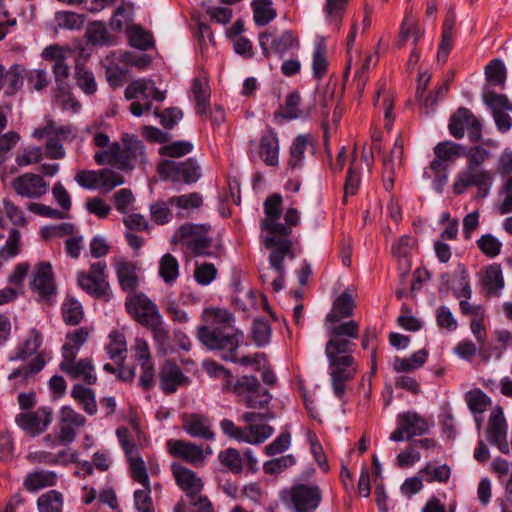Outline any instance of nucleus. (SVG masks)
Masks as SVG:
<instances>
[{"label": "nucleus", "mask_w": 512, "mask_h": 512, "mask_svg": "<svg viewBox=\"0 0 512 512\" xmlns=\"http://www.w3.org/2000/svg\"><path fill=\"white\" fill-rule=\"evenodd\" d=\"M355 303L352 295L344 291L333 302L325 322L329 340L325 346V355L329 363V375L333 393L343 400L347 383L358 372V363L353 356L356 349L354 340L359 338V324L354 321L340 322L342 318L353 315Z\"/></svg>", "instance_id": "nucleus-1"}, {"label": "nucleus", "mask_w": 512, "mask_h": 512, "mask_svg": "<svg viewBox=\"0 0 512 512\" xmlns=\"http://www.w3.org/2000/svg\"><path fill=\"white\" fill-rule=\"evenodd\" d=\"M284 221L282 226L287 229L285 232H270L263 239L265 248L271 250L268 260L270 269L275 273L271 285L276 292L284 288L286 275L284 260L286 258L293 260L296 257L290 235L292 228L299 224V211L295 208H288L284 214Z\"/></svg>", "instance_id": "nucleus-2"}, {"label": "nucleus", "mask_w": 512, "mask_h": 512, "mask_svg": "<svg viewBox=\"0 0 512 512\" xmlns=\"http://www.w3.org/2000/svg\"><path fill=\"white\" fill-rule=\"evenodd\" d=\"M44 337L41 331L36 328L28 330L27 335L15 348L14 354L8 357V361H26L34 356L29 363L14 369L8 376V380L13 381V388L20 389L27 386L29 380L43 370L47 361L48 354L45 350H40L43 345Z\"/></svg>", "instance_id": "nucleus-3"}, {"label": "nucleus", "mask_w": 512, "mask_h": 512, "mask_svg": "<svg viewBox=\"0 0 512 512\" xmlns=\"http://www.w3.org/2000/svg\"><path fill=\"white\" fill-rule=\"evenodd\" d=\"M198 340L210 350L226 352L224 359L236 362V349L243 340V333L234 326L212 327L199 326L197 328Z\"/></svg>", "instance_id": "nucleus-4"}, {"label": "nucleus", "mask_w": 512, "mask_h": 512, "mask_svg": "<svg viewBox=\"0 0 512 512\" xmlns=\"http://www.w3.org/2000/svg\"><path fill=\"white\" fill-rule=\"evenodd\" d=\"M173 240L185 246L196 257L219 258L224 253L222 245L213 246V240L207 235L204 225L185 223L176 230Z\"/></svg>", "instance_id": "nucleus-5"}, {"label": "nucleus", "mask_w": 512, "mask_h": 512, "mask_svg": "<svg viewBox=\"0 0 512 512\" xmlns=\"http://www.w3.org/2000/svg\"><path fill=\"white\" fill-rule=\"evenodd\" d=\"M280 499L295 512H315L322 501V491L316 484L295 483L281 491Z\"/></svg>", "instance_id": "nucleus-6"}, {"label": "nucleus", "mask_w": 512, "mask_h": 512, "mask_svg": "<svg viewBox=\"0 0 512 512\" xmlns=\"http://www.w3.org/2000/svg\"><path fill=\"white\" fill-rule=\"evenodd\" d=\"M224 392H232L241 397L245 406L250 409H264L272 399L270 392L252 375H243L236 380L232 377L231 387L226 388Z\"/></svg>", "instance_id": "nucleus-7"}, {"label": "nucleus", "mask_w": 512, "mask_h": 512, "mask_svg": "<svg viewBox=\"0 0 512 512\" xmlns=\"http://www.w3.org/2000/svg\"><path fill=\"white\" fill-rule=\"evenodd\" d=\"M157 172L162 180L193 184L201 177V167L193 157L185 161L161 160Z\"/></svg>", "instance_id": "nucleus-8"}, {"label": "nucleus", "mask_w": 512, "mask_h": 512, "mask_svg": "<svg viewBox=\"0 0 512 512\" xmlns=\"http://www.w3.org/2000/svg\"><path fill=\"white\" fill-rule=\"evenodd\" d=\"M448 129L456 139H462L467 132L468 139L477 143L482 138V124L479 119L466 107H460L450 117Z\"/></svg>", "instance_id": "nucleus-9"}, {"label": "nucleus", "mask_w": 512, "mask_h": 512, "mask_svg": "<svg viewBox=\"0 0 512 512\" xmlns=\"http://www.w3.org/2000/svg\"><path fill=\"white\" fill-rule=\"evenodd\" d=\"M106 269L107 265L105 262L91 264L88 273H78V285L94 298L108 300L110 297V286L107 281Z\"/></svg>", "instance_id": "nucleus-10"}, {"label": "nucleus", "mask_w": 512, "mask_h": 512, "mask_svg": "<svg viewBox=\"0 0 512 512\" xmlns=\"http://www.w3.org/2000/svg\"><path fill=\"white\" fill-rule=\"evenodd\" d=\"M125 307L128 314L144 327L153 325L154 322L162 318L157 305L144 293L128 294Z\"/></svg>", "instance_id": "nucleus-11"}, {"label": "nucleus", "mask_w": 512, "mask_h": 512, "mask_svg": "<svg viewBox=\"0 0 512 512\" xmlns=\"http://www.w3.org/2000/svg\"><path fill=\"white\" fill-rule=\"evenodd\" d=\"M259 45L262 55L269 59L272 52L283 58L290 51L299 48L298 36L291 30H286L282 34L274 38L271 32L264 31L259 35Z\"/></svg>", "instance_id": "nucleus-12"}, {"label": "nucleus", "mask_w": 512, "mask_h": 512, "mask_svg": "<svg viewBox=\"0 0 512 512\" xmlns=\"http://www.w3.org/2000/svg\"><path fill=\"white\" fill-rule=\"evenodd\" d=\"M429 424L416 412H405L398 415V427L391 433L390 439L395 442L411 440L414 436L427 433Z\"/></svg>", "instance_id": "nucleus-13"}, {"label": "nucleus", "mask_w": 512, "mask_h": 512, "mask_svg": "<svg viewBox=\"0 0 512 512\" xmlns=\"http://www.w3.org/2000/svg\"><path fill=\"white\" fill-rule=\"evenodd\" d=\"M492 185V173L480 168H465L458 174L453 189L456 194H462L468 187L476 186L482 197L488 194Z\"/></svg>", "instance_id": "nucleus-14"}, {"label": "nucleus", "mask_w": 512, "mask_h": 512, "mask_svg": "<svg viewBox=\"0 0 512 512\" xmlns=\"http://www.w3.org/2000/svg\"><path fill=\"white\" fill-rule=\"evenodd\" d=\"M182 429L190 437L205 441H213L215 432L212 419L203 413H183L181 415Z\"/></svg>", "instance_id": "nucleus-15"}, {"label": "nucleus", "mask_w": 512, "mask_h": 512, "mask_svg": "<svg viewBox=\"0 0 512 512\" xmlns=\"http://www.w3.org/2000/svg\"><path fill=\"white\" fill-rule=\"evenodd\" d=\"M31 288L38 294L39 301L51 302L56 295L57 288L54 282L52 266L49 262H41L33 275Z\"/></svg>", "instance_id": "nucleus-16"}, {"label": "nucleus", "mask_w": 512, "mask_h": 512, "mask_svg": "<svg viewBox=\"0 0 512 512\" xmlns=\"http://www.w3.org/2000/svg\"><path fill=\"white\" fill-rule=\"evenodd\" d=\"M12 187L18 195L29 199H39L49 190V184L42 176L34 173H25L16 177Z\"/></svg>", "instance_id": "nucleus-17"}, {"label": "nucleus", "mask_w": 512, "mask_h": 512, "mask_svg": "<svg viewBox=\"0 0 512 512\" xmlns=\"http://www.w3.org/2000/svg\"><path fill=\"white\" fill-rule=\"evenodd\" d=\"M160 389L170 395L177 391L181 386L189 383V379L184 375L178 364L172 360H166L159 371Z\"/></svg>", "instance_id": "nucleus-18"}, {"label": "nucleus", "mask_w": 512, "mask_h": 512, "mask_svg": "<svg viewBox=\"0 0 512 512\" xmlns=\"http://www.w3.org/2000/svg\"><path fill=\"white\" fill-rule=\"evenodd\" d=\"M486 438L491 445L503 453H509L507 441V423L501 410L493 411L487 425Z\"/></svg>", "instance_id": "nucleus-19"}, {"label": "nucleus", "mask_w": 512, "mask_h": 512, "mask_svg": "<svg viewBox=\"0 0 512 512\" xmlns=\"http://www.w3.org/2000/svg\"><path fill=\"white\" fill-rule=\"evenodd\" d=\"M282 196L280 194H272L264 201L265 218L260 221V227L267 232H285L287 229L279 222L282 213Z\"/></svg>", "instance_id": "nucleus-20"}, {"label": "nucleus", "mask_w": 512, "mask_h": 512, "mask_svg": "<svg viewBox=\"0 0 512 512\" xmlns=\"http://www.w3.org/2000/svg\"><path fill=\"white\" fill-rule=\"evenodd\" d=\"M167 450L170 455L198 467L203 465L202 445L190 441L170 439L167 441Z\"/></svg>", "instance_id": "nucleus-21"}, {"label": "nucleus", "mask_w": 512, "mask_h": 512, "mask_svg": "<svg viewBox=\"0 0 512 512\" xmlns=\"http://www.w3.org/2000/svg\"><path fill=\"white\" fill-rule=\"evenodd\" d=\"M62 372L66 373L73 379H81L87 385H94L97 376L94 372V365L91 358H83L80 360L62 359L59 365Z\"/></svg>", "instance_id": "nucleus-22"}, {"label": "nucleus", "mask_w": 512, "mask_h": 512, "mask_svg": "<svg viewBox=\"0 0 512 512\" xmlns=\"http://www.w3.org/2000/svg\"><path fill=\"white\" fill-rule=\"evenodd\" d=\"M171 471L176 484L185 492L189 499L201 493L204 484L194 471L179 463H173Z\"/></svg>", "instance_id": "nucleus-23"}, {"label": "nucleus", "mask_w": 512, "mask_h": 512, "mask_svg": "<svg viewBox=\"0 0 512 512\" xmlns=\"http://www.w3.org/2000/svg\"><path fill=\"white\" fill-rule=\"evenodd\" d=\"M315 153V140L310 134H301L294 138L287 160L288 169L294 171L304 166L305 152Z\"/></svg>", "instance_id": "nucleus-24"}, {"label": "nucleus", "mask_w": 512, "mask_h": 512, "mask_svg": "<svg viewBox=\"0 0 512 512\" xmlns=\"http://www.w3.org/2000/svg\"><path fill=\"white\" fill-rule=\"evenodd\" d=\"M51 422V412L40 408L35 412L20 413L16 417L17 425L31 435L42 433Z\"/></svg>", "instance_id": "nucleus-25"}, {"label": "nucleus", "mask_w": 512, "mask_h": 512, "mask_svg": "<svg viewBox=\"0 0 512 512\" xmlns=\"http://www.w3.org/2000/svg\"><path fill=\"white\" fill-rule=\"evenodd\" d=\"M115 272L121 289L134 294L139 286L137 265L132 261L121 259L115 263Z\"/></svg>", "instance_id": "nucleus-26"}, {"label": "nucleus", "mask_w": 512, "mask_h": 512, "mask_svg": "<svg viewBox=\"0 0 512 512\" xmlns=\"http://www.w3.org/2000/svg\"><path fill=\"white\" fill-rule=\"evenodd\" d=\"M259 155L268 166L279 163V139L274 129L268 128L260 138Z\"/></svg>", "instance_id": "nucleus-27"}, {"label": "nucleus", "mask_w": 512, "mask_h": 512, "mask_svg": "<svg viewBox=\"0 0 512 512\" xmlns=\"http://www.w3.org/2000/svg\"><path fill=\"white\" fill-rule=\"evenodd\" d=\"M58 482V475L54 471L37 470L26 474L23 487L31 493L41 489L55 486Z\"/></svg>", "instance_id": "nucleus-28"}, {"label": "nucleus", "mask_w": 512, "mask_h": 512, "mask_svg": "<svg viewBox=\"0 0 512 512\" xmlns=\"http://www.w3.org/2000/svg\"><path fill=\"white\" fill-rule=\"evenodd\" d=\"M88 338L89 330L87 327H80L67 333L66 342L61 348L62 359L75 360L81 346L86 343Z\"/></svg>", "instance_id": "nucleus-29"}, {"label": "nucleus", "mask_w": 512, "mask_h": 512, "mask_svg": "<svg viewBox=\"0 0 512 512\" xmlns=\"http://www.w3.org/2000/svg\"><path fill=\"white\" fill-rule=\"evenodd\" d=\"M427 358L428 351L426 349H420L406 358H401L398 356L394 357L392 367L397 373L413 372L421 368L426 363Z\"/></svg>", "instance_id": "nucleus-30"}, {"label": "nucleus", "mask_w": 512, "mask_h": 512, "mask_svg": "<svg viewBox=\"0 0 512 512\" xmlns=\"http://www.w3.org/2000/svg\"><path fill=\"white\" fill-rule=\"evenodd\" d=\"M105 350L109 358L115 363H124L127 356V343L125 335L119 330H113L108 336V343Z\"/></svg>", "instance_id": "nucleus-31"}, {"label": "nucleus", "mask_w": 512, "mask_h": 512, "mask_svg": "<svg viewBox=\"0 0 512 512\" xmlns=\"http://www.w3.org/2000/svg\"><path fill=\"white\" fill-rule=\"evenodd\" d=\"M203 326L223 327L234 326V316L224 308L209 307L203 310L201 315Z\"/></svg>", "instance_id": "nucleus-32"}, {"label": "nucleus", "mask_w": 512, "mask_h": 512, "mask_svg": "<svg viewBox=\"0 0 512 512\" xmlns=\"http://www.w3.org/2000/svg\"><path fill=\"white\" fill-rule=\"evenodd\" d=\"M454 27L455 16L453 14H449L446 16L443 23L441 42L437 52L438 61H442L443 63L446 62L453 46Z\"/></svg>", "instance_id": "nucleus-33"}, {"label": "nucleus", "mask_w": 512, "mask_h": 512, "mask_svg": "<svg viewBox=\"0 0 512 512\" xmlns=\"http://www.w3.org/2000/svg\"><path fill=\"white\" fill-rule=\"evenodd\" d=\"M251 8L254 23L258 27L266 26L277 17V11L273 8L272 0H253Z\"/></svg>", "instance_id": "nucleus-34"}, {"label": "nucleus", "mask_w": 512, "mask_h": 512, "mask_svg": "<svg viewBox=\"0 0 512 512\" xmlns=\"http://www.w3.org/2000/svg\"><path fill=\"white\" fill-rule=\"evenodd\" d=\"M482 283L486 289L487 295L497 296L504 286L501 266L495 263L487 266L482 278Z\"/></svg>", "instance_id": "nucleus-35"}, {"label": "nucleus", "mask_w": 512, "mask_h": 512, "mask_svg": "<svg viewBox=\"0 0 512 512\" xmlns=\"http://www.w3.org/2000/svg\"><path fill=\"white\" fill-rule=\"evenodd\" d=\"M71 397L82 407L89 415L97 412V403L95 393L91 388H87L81 384H75L71 389Z\"/></svg>", "instance_id": "nucleus-36"}, {"label": "nucleus", "mask_w": 512, "mask_h": 512, "mask_svg": "<svg viewBox=\"0 0 512 512\" xmlns=\"http://www.w3.org/2000/svg\"><path fill=\"white\" fill-rule=\"evenodd\" d=\"M61 313L65 324L70 326L78 325L84 317L82 304L70 295L64 299L61 305Z\"/></svg>", "instance_id": "nucleus-37"}, {"label": "nucleus", "mask_w": 512, "mask_h": 512, "mask_svg": "<svg viewBox=\"0 0 512 512\" xmlns=\"http://www.w3.org/2000/svg\"><path fill=\"white\" fill-rule=\"evenodd\" d=\"M126 34L129 44L139 50L146 51L154 44L153 35L144 30L140 25L133 24L128 26Z\"/></svg>", "instance_id": "nucleus-38"}, {"label": "nucleus", "mask_w": 512, "mask_h": 512, "mask_svg": "<svg viewBox=\"0 0 512 512\" xmlns=\"http://www.w3.org/2000/svg\"><path fill=\"white\" fill-rule=\"evenodd\" d=\"M125 156L128 157V169L133 167L134 161H144L145 147L141 140L134 135L124 134L122 136Z\"/></svg>", "instance_id": "nucleus-39"}, {"label": "nucleus", "mask_w": 512, "mask_h": 512, "mask_svg": "<svg viewBox=\"0 0 512 512\" xmlns=\"http://www.w3.org/2000/svg\"><path fill=\"white\" fill-rule=\"evenodd\" d=\"M24 71L20 64H13L7 71L4 69L3 86L7 96L15 95L22 88Z\"/></svg>", "instance_id": "nucleus-40"}, {"label": "nucleus", "mask_w": 512, "mask_h": 512, "mask_svg": "<svg viewBox=\"0 0 512 512\" xmlns=\"http://www.w3.org/2000/svg\"><path fill=\"white\" fill-rule=\"evenodd\" d=\"M64 496L58 490H49L41 494L37 499L39 512H62Z\"/></svg>", "instance_id": "nucleus-41"}, {"label": "nucleus", "mask_w": 512, "mask_h": 512, "mask_svg": "<svg viewBox=\"0 0 512 512\" xmlns=\"http://www.w3.org/2000/svg\"><path fill=\"white\" fill-rule=\"evenodd\" d=\"M485 77L489 85L503 89L507 77L503 61L500 59L491 60L485 67Z\"/></svg>", "instance_id": "nucleus-42"}, {"label": "nucleus", "mask_w": 512, "mask_h": 512, "mask_svg": "<svg viewBox=\"0 0 512 512\" xmlns=\"http://www.w3.org/2000/svg\"><path fill=\"white\" fill-rule=\"evenodd\" d=\"M75 80L77 86L86 95H94L96 93L97 83L94 74L81 63H76L75 65Z\"/></svg>", "instance_id": "nucleus-43"}, {"label": "nucleus", "mask_w": 512, "mask_h": 512, "mask_svg": "<svg viewBox=\"0 0 512 512\" xmlns=\"http://www.w3.org/2000/svg\"><path fill=\"white\" fill-rule=\"evenodd\" d=\"M192 93L196 104V112L200 115L206 114L210 99V89L207 83L198 78H194L192 82Z\"/></svg>", "instance_id": "nucleus-44"}, {"label": "nucleus", "mask_w": 512, "mask_h": 512, "mask_svg": "<svg viewBox=\"0 0 512 512\" xmlns=\"http://www.w3.org/2000/svg\"><path fill=\"white\" fill-rule=\"evenodd\" d=\"M159 276L166 284L174 283L179 276V262L170 253L164 254L159 261Z\"/></svg>", "instance_id": "nucleus-45"}, {"label": "nucleus", "mask_w": 512, "mask_h": 512, "mask_svg": "<svg viewBox=\"0 0 512 512\" xmlns=\"http://www.w3.org/2000/svg\"><path fill=\"white\" fill-rule=\"evenodd\" d=\"M419 473L428 483H447L451 476V468L447 464L435 466L431 462H428Z\"/></svg>", "instance_id": "nucleus-46"}, {"label": "nucleus", "mask_w": 512, "mask_h": 512, "mask_svg": "<svg viewBox=\"0 0 512 512\" xmlns=\"http://www.w3.org/2000/svg\"><path fill=\"white\" fill-rule=\"evenodd\" d=\"M470 329L472 334L474 335L477 343L479 344V356L483 361H489L491 355L488 352L487 348H485V342L487 339L486 327L484 324L483 315L480 317H474L470 323Z\"/></svg>", "instance_id": "nucleus-47"}, {"label": "nucleus", "mask_w": 512, "mask_h": 512, "mask_svg": "<svg viewBox=\"0 0 512 512\" xmlns=\"http://www.w3.org/2000/svg\"><path fill=\"white\" fill-rule=\"evenodd\" d=\"M274 433V428L267 424H250L245 427L244 442L261 444Z\"/></svg>", "instance_id": "nucleus-48"}, {"label": "nucleus", "mask_w": 512, "mask_h": 512, "mask_svg": "<svg viewBox=\"0 0 512 512\" xmlns=\"http://www.w3.org/2000/svg\"><path fill=\"white\" fill-rule=\"evenodd\" d=\"M463 146L453 141H443L434 147V154L438 159L451 164L455 158L462 156Z\"/></svg>", "instance_id": "nucleus-49"}, {"label": "nucleus", "mask_w": 512, "mask_h": 512, "mask_svg": "<svg viewBox=\"0 0 512 512\" xmlns=\"http://www.w3.org/2000/svg\"><path fill=\"white\" fill-rule=\"evenodd\" d=\"M220 463L232 473L239 474L243 470V457L235 448H227L218 454Z\"/></svg>", "instance_id": "nucleus-50"}, {"label": "nucleus", "mask_w": 512, "mask_h": 512, "mask_svg": "<svg viewBox=\"0 0 512 512\" xmlns=\"http://www.w3.org/2000/svg\"><path fill=\"white\" fill-rule=\"evenodd\" d=\"M169 203L173 207L182 210L197 209L203 204V197L199 192H192L179 196H172L169 198Z\"/></svg>", "instance_id": "nucleus-51"}, {"label": "nucleus", "mask_w": 512, "mask_h": 512, "mask_svg": "<svg viewBox=\"0 0 512 512\" xmlns=\"http://www.w3.org/2000/svg\"><path fill=\"white\" fill-rule=\"evenodd\" d=\"M478 249L488 258L497 257L502 249V243L492 234H484L476 241Z\"/></svg>", "instance_id": "nucleus-52"}, {"label": "nucleus", "mask_w": 512, "mask_h": 512, "mask_svg": "<svg viewBox=\"0 0 512 512\" xmlns=\"http://www.w3.org/2000/svg\"><path fill=\"white\" fill-rule=\"evenodd\" d=\"M295 463V457L292 454H288L266 461L263 464V471L268 475H278L286 469L292 467Z\"/></svg>", "instance_id": "nucleus-53"}, {"label": "nucleus", "mask_w": 512, "mask_h": 512, "mask_svg": "<svg viewBox=\"0 0 512 512\" xmlns=\"http://www.w3.org/2000/svg\"><path fill=\"white\" fill-rule=\"evenodd\" d=\"M466 401L474 415L482 414L491 405L490 398L480 389L469 392L466 396Z\"/></svg>", "instance_id": "nucleus-54"}, {"label": "nucleus", "mask_w": 512, "mask_h": 512, "mask_svg": "<svg viewBox=\"0 0 512 512\" xmlns=\"http://www.w3.org/2000/svg\"><path fill=\"white\" fill-rule=\"evenodd\" d=\"M57 26L61 29L79 30L84 24L82 15L70 11H60L55 14Z\"/></svg>", "instance_id": "nucleus-55"}, {"label": "nucleus", "mask_w": 512, "mask_h": 512, "mask_svg": "<svg viewBox=\"0 0 512 512\" xmlns=\"http://www.w3.org/2000/svg\"><path fill=\"white\" fill-rule=\"evenodd\" d=\"M252 339L254 343L259 346H265L269 343L271 338V327L267 320L255 319L252 324Z\"/></svg>", "instance_id": "nucleus-56"}, {"label": "nucleus", "mask_w": 512, "mask_h": 512, "mask_svg": "<svg viewBox=\"0 0 512 512\" xmlns=\"http://www.w3.org/2000/svg\"><path fill=\"white\" fill-rule=\"evenodd\" d=\"M355 157L348 169L345 185H344V195H343V204L347 203L348 196L356 195L358 189L360 187L361 178H360V170L354 165Z\"/></svg>", "instance_id": "nucleus-57"}, {"label": "nucleus", "mask_w": 512, "mask_h": 512, "mask_svg": "<svg viewBox=\"0 0 512 512\" xmlns=\"http://www.w3.org/2000/svg\"><path fill=\"white\" fill-rule=\"evenodd\" d=\"M193 150V144L189 141L180 140L166 144L159 148L161 156L179 158L189 154Z\"/></svg>", "instance_id": "nucleus-58"}, {"label": "nucleus", "mask_w": 512, "mask_h": 512, "mask_svg": "<svg viewBox=\"0 0 512 512\" xmlns=\"http://www.w3.org/2000/svg\"><path fill=\"white\" fill-rule=\"evenodd\" d=\"M300 95L298 92H292L287 95L284 105L281 106V110L278 113L281 117L292 120L300 117L301 111L299 109Z\"/></svg>", "instance_id": "nucleus-59"}, {"label": "nucleus", "mask_w": 512, "mask_h": 512, "mask_svg": "<svg viewBox=\"0 0 512 512\" xmlns=\"http://www.w3.org/2000/svg\"><path fill=\"white\" fill-rule=\"evenodd\" d=\"M172 207L167 201H157L150 206L151 219L158 225H164L172 219V213L170 211Z\"/></svg>", "instance_id": "nucleus-60"}, {"label": "nucleus", "mask_w": 512, "mask_h": 512, "mask_svg": "<svg viewBox=\"0 0 512 512\" xmlns=\"http://www.w3.org/2000/svg\"><path fill=\"white\" fill-rule=\"evenodd\" d=\"M99 189L106 192L124 183V177L111 169L104 168L99 170Z\"/></svg>", "instance_id": "nucleus-61"}, {"label": "nucleus", "mask_w": 512, "mask_h": 512, "mask_svg": "<svg viewBox=\"0 0 512 512\" xmlns=\"http://www.w3.org/2000/svg\"><path fill=\"white\" fill-rule=\"evenodd\" d=\"M151 487L143 486L134 492V506L138 512H155L151 498Z\"/></svg>", "instance_id": "nucleus-62"}, {"label": "nucleus", "mask_w": 512, "mask_h": 512, "mask_svg": "<svg viewBox=\"0 0 512 512\" xmlns=\"http://www.w3.org/2000/svg\"><path fill=\"white\" fill-rule=\"evenodd\" d=\"M484 103L492 110V114L496 111L511 110V104L504 94H497L493 91H487L483 94Z\"/></svg>", "instance_id": "nucleus-63"}, {"label": "nucleus", "mask_w": 512, "mask_h": 512, "mask_svg": "<svg viewBox=\"0 0 512 512\" xmlns=\"http://www.w3.org/2000/svg\"><path fill=\"white\" fill-rule=\"evenodd\" d=\"M328 61L326 58V48L324 45H317L313 53V75L316 79L320 80L327 72Z\"/></svg>", "instance_id": "nucleus-64"}]
</instances>
